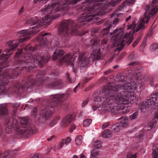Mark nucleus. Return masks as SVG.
Masks as SVG:
<instances>
[{"mask_svg": "<svg viewBox=\"0 0 158 158\" xmlns=\"http://www.w3.org/2000/svg\"><path fill=\"white\" fill-rule=\"evenodd\" d=\"M131 84L127 83L123 86L114 85L110 88H104L99 94L94 96L95 104H102V110L105 111L111 110L113 115L121 113L123 105L127 104L135 99L133 93H128L131 89Z\"/></svg>", "mask_w": 158, "mask_h": 158, "instance_id": "1", "label": "nucleus"}, {"mask_svg": "<svg viewBox=\"0 0 158 158\" xmlns=\"http://www.w3.org/2000/svg\"><path fill=\"white\" fill-rule=\"evenodd\" d=\"M27 54L25 55L23 60L17 59L15 60V64L18 66L22 67H16L15 69H10L9 72L7 70L0 74V93H6L10 91H14L16 93L20 94L21 91H24L27 89V77L22 81V84L19 82L15 83L13 87H10L7 89L5 86L9 82L7 79L9 78L12 79L20 74V71L25 69L27 71ZM3 69L2 66H0V73L2 71Z\"/></svg>", "mask_w": 158, "mask_h": 158, "instance_id": "2", "label": "nucleus"}, {"mask_svg": "<svg viewBox=\"0 0 158 158\" xmlns=\"http://www.w3.org/2000/svg\"><path fill=\"white\" fill-rule=\"evenodd\" d=\"M90 2H95L90 7H87L86 10L88 12L81 15L78 18L79 22L84 23L85 25L92 21L96 15H104L107 12V0H90Z\"/></svg>", "mask_w": 158, "mask_h": 158, "instance_id": "3", "label": "nucleus"}, {"mask_svg": "<svg viewBox=\"0 0 158 158\" xmlns=\"http://www.w3.org/2000/svg\"><path fill=\"white\" fill-rule=\"evenodd\" d=\"M77 24L74 25V21L73 20L68 19L60 23L58 28L59 33L65 36L71 33L72 35H77L78 33V28L84 25V23H80L78 19Z\"/></svg>", "mask_w": 158, "mask_h": 158, "instance_id": "4", "label": "nucleus"}, {"mask_svg": "<svg viewBox=\"0 0 158 158\" xmlns=\"http://www.w3.org/2000/svg\"><path fill=\"white\" fill-rule=\"evenodd\" d=\"M116 34L114 39L115 45L118 47L120 46V49H122L125 45L127 44L129 45L131 43L133 40V36L130 33H127L123 35L122 30L117 29L114 30L111 35H113Z\"/></svg>", "mask_w": 158, "mask_h": 158, "instance_id": "5", "label": "nucleus"}, {"mask_svg": "<svg viewBox=\"0 0 158 158\" xmlns=\"http://www.w3.org/2000/svg\"><path fill=\"white\" fill-rule=\"evenodd\" d=\"M151 8V10L148 13H145L143 17L140 19L137 24V27L135 29L136 31H138L140 29L144 28L145 23H147L151 16L156 13L158 11V0H153L151 6H147L145 8L146 11H148Z\"/></svg>", "mask_w": 158, "mask_h": 158, "instance_id": "6", "label": "nucleus"}, {"mask_svg": "<svg viewBox=\"0 0 158 158\" xmlns=\"http://www.w3.org/2000/svg\"><path fill=\"white\" fill-rule=\"evenodd\" d=\"M67 95L66 94H58L51 95L48 101V106L55 109L60 108L62 105L61 100L64 98H66Z\"/></svg>", "mask_w": 158, "mask_h": 158, "instance_id": "7", "label": "nucleus"}, {"mask_svg": "<svg viewBox=\"0 0 158 158\" xmlns=\"http://www.w3.org/2000/svg\"><path fill=\"white\" fill-rule=\"evenodd\" d=\"M99 40L97 38H92L90 41L92 48L93 49L91 55V57L94 60H99L101 58V54L99 52Z\"/></svg>", "mask_w": 158, "mask_h": 158, "instance_id": "8", "label": "nucleus"}, {"mask_svg": "<svg viewBox=\"0 0 158 158\" xmlns=\"http://www.w3.org/2000/svg\"><path fill=\"white\" fill-rule=\"evenodd\" d=\"M78 65L81 70L85 69L89 63V58L85 57L83 54L79 55Z\"/></svg>", "mask_w": 158, "mask_h": 158, "instance_id": "9", "label": "nucleus"}, {"mask_svg": "<svg viewBox=\"0 0 158 158\" xmlns=\"http://www.w3.org/2000/svg\"><path fill=\"white\" fill-rule=\"evenodd\" d=\"M35 133L32 129H29V128H27L18 130L17 134L20 137L23 136L28 137Z\"/></svg>", "mask_w": 158, "mask_h": 158, "instance_id": "10", "label": "nucleus"}, {"mask_svg": "<svg viewBox=\"0 0 158 158\" xmlns=\"http://www.w3.org/2000/svg\"><path fill=\"white\" fill-rule=\"evenodd\" d=\"M20 123L23 127L27 128L29 129H32L35 132L36 130L35 128H32V126L31 124V121L28 117H23L20 119Z\"/></svg>", "mask_w": 158, "mask_h": 158, "instance_id": "11", "label": "nucleus"}, {"mask_svg": "<svg viewBox=\"0 0 158 158\" xmlns=\"http://www.w3.org/2000/svg\"><path fill=\"white\" fill-rule=\"evenodd\" d=\"M64 85V83L60 79L56 80L53 83L48 85V86L49 88L57 89H61Z\"/></svg>", "mask_w": 158, "mask_h": 158, "instance_id": "12", "label": "nucleus"}, {"mask_svg": "<svg viewBox=\"0 0 158 158\" xmlns=\"http://www.w3.org/2000/svg\"><path fill=\"white\" fill-rule=\"evenodd\" d=\"M73 120V117L71 115H68L64 118L61 124L62 128L67 127Z\"/></svg>", "mask_w": 158, "mask_h": 158, "instance_id": "13", "label": "nucleus"}, {"mask_svg": "<svg viewBox=\"0 0 158 158\" xmlns=\"http://www.w3.org/2000/svg\"><path fill=\"white\" fill-rule=\"evenodd\" d=\"M42 117L45 119V121L52 117L53 112L50 109L47 108L42 110Z\"/></svg>", "mask_w": 158, "mask_h": 158, "instance_id": "14", "label": "nucleus"}, {"mask_svg": "<svg viewBox=\"0 0 158 158\" xmlns=\"http://www.w3.org/2000/svg\"><path fill=\"white\" fill-rule=\"evenodd\" d=\"M49 34V33H45L44 34L42 32L40 33V47L41 46H48V43L47 38L45 36Z\"/></svg>", "mask_w": 158, "mask_h": 158, "instance_id": "15", "label": "nucleus"}, {"mask_svg": "<svg viewBox=\"0 0 158 158\" xmlns=\"http://www.w3.org/2000/svg\"><path fill=\"white\" fill-rule=\"evenodd\" d=\"M64 53V51L61 49H58L56 50L54 52L52 57V59L53 60H56L58 57H59V61L60 59L61 58V57Z\"/></svg>", "mask_w": 158, "mask_h": 158, "instance_id": "16", "label": "nucleus"}, {"mask_svg": "<svg viewBox=\"0 0 158 158\" xmlns=\"http://www.w3.org/2000/svg\"><path fill=\"white\" fill-rule=\"evenodd\" d=\"M72 59V55L68 53L60 59L59 62L60 63L64 62L69 64L71 63Z\"/></svg>", "mask_w": 158, "mask_h": 158, "instance_id": "17", "label": "nucleus"}, {"mask_svg": "<svg viewBox=\"0 0 158 158\" xmlns=\"http://www.w3.org/2000/svg\"><path fill=\"white\" fill-rule=\"evenodd\" d=\"M10 122L12 127L16 129H18L19 128L18 123L16 119L13 118H9L6 119L5 121V123H8Z\"/></svg>", "mask_w": 158, "mask_h": 158, "instance_id": "18", "label": "nucleus"}, {"mask_svg": "<svg viewBox=\"0 0 158 158\" xmlns=\"http://www.w3.org/2000/svg\"><path fill=\"white\" fill-rule=\"evenodd\" d=\"M135 0H126L117 8V10L120 11L123 9L124 6L133 4Z\"/></svg>", "mask_w": 158, "mask_h": 158, "instance_id": "19", "label": "nucleus"}, {"mask_svg": "<svg viewBox=\"0 0 158 158\" xmlns=\"http://www.w3.org/2000/svg\"><path fill=\"white\" fill-rule=\"evenodd\" d=\"M121 123V125L123 127H126L128 124V119L127 117H121L118 119Z\"/></svg>", "mask_w": 158, "mask_h": 158, "instance_id": "20", "label": "nucleus"}, {"mask_svg": "<svg viewBox=\"0 0 158 158\" xmlns=\"http://www.w3.org/2000/svg\"><path fill=\"white\" fill-rule=\"evenodd\" d=\"M112 132L110 130H104L102 133V135L103 137L105 138H110L112 136Z\"/></svg>", "mask_w": 158, "mask_h": 158, "instance_id": "21", "label": "nucleus"}, {"mask_svg": "<svg viewBox=\"0 0 158 158\" xmlns=\"http://www.w3.org/2000/svg\"><path fill=\"white\" fill-rule=\"evenodd\" d=\"M50 57L48 54H44L40 60V66L41 64H44L48 62L50 59Z\"/></svg>", "mask_w": 158, "mask_h": 158, "instance_id": "22", "label": "nucleus"}, {"mask_svg": "<svg viewBox=\"0 0 158 158\" xmlns=\"http://www.w3.org/2000/svg\"><path fill=\"white\" fill-rule=\"evenodd\" d=\"M51 7L53 10L57 12L60 10L62 8V6L60 5L59 3H53L51 6Z\"/></svg>", "mask_w": 158, "mask_h": 158, "instance_id": "23", "label": "nucleus"}, {"mask_svg": "<svg viewBox=\"0 0 158 158\" xmlns=\"http://www.w3.org/2000/svg\"><path fill=\"white\" fill-rule=\"evenodd\" d=\"M24 53V52L23 49L20 50V49H18L17 52L15 53V57L17 58L21 57L23 56Z\"/></svg>", "mask_w": 158, "mask_h": 158, "instance_id": "24", "label": "nucleus"}, {"mask_svg": "<svg viewBox=\"0 0 158 158\" xmlns=\"http://www.w3.org/2000/svg\"><path fill=\"white\" fill-rule=\"evenodd\" d=\"M60 118L59 117L54 118L49 123V126L50 127H52L58 123V121L60 120Z\"/></svg>", "mask_w": 158, "mask_h": 158, "instance_id": "25", "label": "nucleus"}, {"mask_svg": "<svg viewBox=\"0 0 158 158\" xmlns=\"http://www.w3.org/2000/svg\"><path fill=\"white\" fill-rule=\"evenodd\" d=\"M121 1V0H111V1L108 4V6H114Z\"/></svg>", "mask_w": 158, "mask_h": 158, "instance_id": "26", "label": "nucleus"}, {"mask_svg": "<svg viewBox=\"0 0 158 158\" xmlns=\"http://www.w3.org/2000/svg\"><path fill=\"white\" fill-rule=\"evenodd\" d=\"M6 125L7 126L6 127L5 129V131L6 133H10L12 129V126L11 125V123L10 122H8L7 123H5Z\"/></svg>", "mask_w": 158, "mask_h": 158, "instance_id": "27", "label": "nucleus"}, {"mask_svg": "<svg viewBox=\"0 0 158 158\" xmlns=\"http://www.w3.org/2000/svg\"><path fill=\"white\" fill-rule=\"evenodd\" d=\"M99 151L94 148L91 151V156L93 157L97 156L99 155Z\"/></svg>", "mask_w": 158, "mask_h": 158, "instance_id": "28", "label": "nucleus"}, {"mask_svg": "<svg viewBox=\"0 0 158 158\" xmlns=\"http://www.w3.org/2000/svg\"><path fill=\"white\" fill-rule=\"evenodd\" d=\"M101 142L99 140L96 141L94 143V148L95 149H99L102 147Z\"/></svg>", "mask_w": 158, "mask_h": 158, "instance_id": "29", "label": "nucleus"}, {"mask_svg": "<svg viewBox=\"0 0 158 158\" xmlns=\"http://www.w3.org/2000/svg\"><path fill=\"white\" fill-rule=\"evenodd\" d=\"M124 105H123L121 106V107H123V108L121 109L120 111L123 114H126L129 112V110L127 109L128 107L127 106H124Z\"/></svg>", "mask_w": 158, "mask_h": 158, "instance_id": "30", "label": "nucleus"}, {"mask_svg": "<svg viewBox=\"0 0 158 158\" xmlns=\"http://www.w3.org/2000/svg\"><path fill=\"white\" fill-rule=\"evenodd\" d=\"M82 142V136L80 135L76 137L75 139V142L76 144L77 145H80Z\"/></svg>", "mask_w": 158, "mask_h": 158, "instance_id": "31", "label": "nucleus"}, {"mask_svg": "<svg viewBox=\"0 0 158 158\" xmlns=\"http://www.w3.org/2000/svg\"><path fill=\"white\" fill-rule=\"evenodd\" d=\"M111 23L110 21H107L105 24V26L106 27V28L103 29L104 31H106V33H107L111 27Z\"/></svg>", "mask_w": 158, "mask_h": 158, "instance_id": "32", "label": "nucleus"}, {"mask_svg": "<svg viewBox=\"0 0 158 158\" xmlns=\"http://www.w3.org/2000/svg\"><path fill=\"white\" fill-rule=\"evenodd\" d=\"M51 45L52 47L55 48L59 46V43L57 40H56L53 39L51 41Z\"/></svg>", "mask_w": 158, "mask_h": 158, "instance_id": "33", "label": "nucleus"}, {"mask_svg": "<svg viewBox=\"0 0 158 158\" xmlns=\"http://www.w3.org/2000/svg\"><path fill=\"white\" fill-rule=\"evenodd\" d=\"M37 108L36 107H35L34 108L33 110V114L32 115L35 117V121L36 120V119H37L38 120V121L37 122V124H39L40 123L39 120V117H37V116H36V112L37 111Z\"/></svg>", "mask_w": 158, "mask_h": 158, "instance_id": "34", "label": "nucleus"}, {"mask_svg": "<svg viewBox=\"0 0 158 158\" xmlns=\"http://www.w3.org/2000/svg\"><path fill=\"white\" fill-rule=\"evenodd\" d=\"M65 139H61L59 142L58 145L57 147L58 150H60L61 148L63 147L64 144L65 143L64 142Z\"/></svg>", "mask_w": 158, "mask_h": 158, "instance_id": "35", "label": "nucleus"}, {"mask_svg": "<svg viewBox=\"0 0 158 158\" xmlns=\"http://www.w3.org/2000/svg\"><path fill=\"white\" fill-rule=\"evenodd\" d=\"M138 114L137 112H135L131 115L129 117V119L130 120H132L135 119L137 118Z\"/></svg>", "mask_w": 158, "mask_h": 158, "instance_id": "36", "label": "nucleus"}, {"mask_svg": "<svg viewBox=\"0 0 158 158\" xmlns=\"http://www.w3.org/2000/svg\"><path fill=\"white\" fill-rule=\"evenodd\" d=\"M91 122L92 120L91 119H86L83 122V126L85 127H87L91 124Z\"/></svg>", "mask_w": 158, "mask_h": 158, "instance_id": "37", "label": "nucleus"}, {"mask_svg": "<svg viewBox=\"0 0 158 158\" xmlns=\"http://www.w3.org/2000/svg\"><path fill=\"white\" fill-rule=\"evenodd\" d=\"M48 21L46 17L43 18L42 20L40 21V26L46 24L48 22Z\"/></svg>", "mask_w": 158, "mask_h": 158, "instance_id": "38", "label": "nucleus"}, {"mask_svg": "<svg viewBox=\"0 0 158 158\" xmlns=\"http://www.w3.org/2000/svg\"><path fill=\"white\" fill-rule=\"evenodd\" d=\"M121 128V126L119 124H117L113 128V131L114 132H117L119 131Z\"/></svg>", "mask_w": 158, "mask_h": 158, "instance_id": "39", "label": "nucleus"}, {"mask_svg": "<svg viewBox=\"0 0 158 158\" xmlns=\"http://www.w3.org/2000/svg\"><path fill=\"white\" fill-rule=\"evenodd\" d=\"M151 49L154 51L158 48V44L154 43L152 44L151 46Z\"/></svg>", "mask_w": 158, "mask_h": 158, "instance_id": "40", "label": "nucleus"}, {"mask_svg": "<svg viewBox=\"0 0 158 158\" xmlns=\"http://www.w3.org/2000/svg\"><path fill=\"white\" fill-rule=\"evenodd\" d=\"M141 38L142 37L140 36L134 42L132 45L133 47H135L136 45Z\"/></svg>", "mask_w": 158, "mask_h": 158, "instance_id": "41", "label": "nucleus"}, {"mask_svg": "<svg viewBox=\"0 0 158 158\" xmlns=\"http://www.w3.org/2000/svg\"><path fill=\"white\" fill-rule=\"evenodd\" d=\"M24 50L27 52L28 51H34L35 50V48L30 46L24 48Z\"/></svg>", "mask_w": 158, "mask_h": 158, "instance_id": "42", "label": "nucleus"}, {"mask_svg": "<svg viewBox=\"0 0 158 158\" xmlns=\"http://www.w3.org/2000/svg\"><path fill=\"white\" fill-rule=\"evenodd\" d=\"M108 40L109 39L108 38H104L102 40L101 44L102 45H106L107 44Z\"/></svg>", "mask_w": 158, "mask_h": 158, "instance_id": "43", "label": "nucleus"}, {"mask_svg": "<svg viewBox=\"0 0 158 158\" xmlns=\"http://www.w3.org/2000/svg\"><path fill=\"white\" fill-rule=\"evenodd\" d=\"M98 28L95 27L93 28L91 30V35H94V34L98 32Z\"/></svg>", "mask_w": 158, "mask_h": 158, "instance_id": "44", "label": "nucleus"}, {"mask_svg": "<svg viewBox=\"0 0 158 158\" xmlns=\"http://www.w3.org/2000/svg\"><path fill=\"white\" fill-rule=\"evenodd\" d=\"M10 151L9 150H7L2 155V157L4 158H6V157H7V156L9 155L10 154Z\"/></svg>", "mask_w": 158, "mask_h": 158, "instance_id": "45", "label": "nucleus"}, {"mask_svg": "<svg viewBox=\"0 0 158 158\" xmlns=\"http://www.w3.org/2000/svg\"><path fill=\"white\" fill-rule=\"evenodd\" d=\"M71 141V139L69 137L65 139L64 142L65 144L66 145L68 144Z\"/></svg>", "mask_w": 158, "mask_h": 158, "instance_id": "46", "label": "nucleus"}, {"mask_svg": "<svg viewBox=\"0 0 158 158\" xmlns=\"http://www.w3.org/2000/svg\"><path fill=\"white\" fill-rule=\"evenodd\" d=\"M152 155L154 158H158V153L157 152L156 150L153 152Z\"/></svg>", "mask_w": 158, "mask_h": 158, "instance_id": "47", "label": "nucleus"}, {"mask_svg": "<svg viewBox=\"0 0 158 158\" xmlns=\"http://www.w3.org/2000/svg\"><path fill=\"white\" fill-rule=\"evenodd\" d=\"M76 128V126L74 124H72L69 129L70 132H72L73 130Z\"/></svg>", "mask_w": 158, "mask_h": 158, "instance_id": "48", "label": "nucleus"}, {"mask_svg": "<svg viewBox=\"0 0 158 158\" xmlns=\"http://www.w3.org/2000/svg\"><path fill=\"white\" fill-rule=\"evenodd\" d=\"M110 125V123L109 122H106V123L104 124L102 126V129H104L108 127Z\"/></svg>", "mask_w": 158, "mask_h": 158, "instance_id": "49", "label": "nucleus"}, {"mask_svg": "<svg viewBox=\"0 0 158 158\" xmlns=\"http://www.w3.org/2000/svg\"><path fill=\"white\" fill-rule=\"evenodd\" d=\"M24 6H22V7L19 10L18 12V15H21L23 12L24 11Z\"/></svg>", "mask_w": 158, "mask_h": 158, "instance_id": "50", "label": "nucleus"}, {"mask_svg": "<svg viewBox=\"0 0 158 158\" xmlns=\"http://www.w3.org/2000/svg\"><path fill=\"white\" fill-rule=\"evenodd\" d=\"M68 81V82L70 83H73L75 81V79L74 78L73 79V80H71L70 78L69 77V75H68V76L67 77Z\"/></svg>", "mask_w": 158, "mask_h": 158, "instance_id": "51", "label": "nucleus"}, {"mask_svg": "<svg viewBox=\"0 0 158 158\" xmlns=\"http://www.w3.org/2000/svg\"><path fill=\"white\" fill-rule=\"evenodd\" d=\"M20 106V104L18 103H15L12 104V106L13 108L17 109Z\"/></svg>", "mask_w": 158, "mask_h": 158, "instance_id": "52", "label": "nucleus"}, {"mask_svg": "<svg viewBox=\"0 0 158 158\" xmlns=\"http://www.w3.org/2000/svg\"><path fill=\"white\" fill-rule=\"evenodd\" d=\"M137 64V62L133 61L128 64V65L129 66H133L134 65H136Z\"/></svg>", "mask_w": 158, "mask_h": 158, "instance_id": "53", "label": "nucleus"}, {"mask_svg": "<svg viewBox=\"0 0 158 158\" xmlns=\"http://www.w3.org/2000/svg\"><path fill=\"white\" fill-rule=\"evenodd\" d=\"M55 138V136L54 135L51 136L50 137L47 139V140L49 141H51L53 139H54Z\"/></svg>", "mask_w": 158, "mask_h": 158, "instance_id": "54", "label": "nucleus"}, {"mask_svg": "<svg viewBox=\"0 0 158 158\" xmlns=\"http://www.w3.org/2000/svg\"><path fill=\"white\" fill-rule=\"evenodd\" d=\"M134 55L135 52H132L129 55V58L131 59H132L134 56Z\"/></svg>", "mask_w": 158, "mask_h": 158, "instance_id": "55", "label": "nucleus"}, {"mask_svg": "<svg viewBox=\"0 0 158 158\" xmlns=\"http://www.w3.org/2000/svg\"><path fill=\"white\" fill-rule=\"evenodd\" d=\"M119 19L118 18L116 19L113 21V24L114 25H115L118 24V22H119Z\"/></svg>", "mask_w": 158, "mask_h": 158, "instance_id": "56", "label": "nucleus"}, {"mask_svg": "<svg viewBox=\"0 0 158 158\" xmlns=\"http://www.w3.org/2000/svg\"><path fill=\"white\" fill-rule=\"evenodd\" d=\"M125 55V53L121 54L120 56L118 58L117 61L121 59Z\"/></svg>", "mask_w": 158, "mask_h": 158, "instance_id": "57", "label": "nucleus"}, {"mask_svg": "<svg viewBox=\"0 0 158 158\" xmlns=\"http://www.w3.org/2000/svg\"><path fill=\"white\" fill-rule=\"evenodd\" d=\"M88 102V101L87 100H85L82 103V106H85L86 104H87Z\"/></svg>", "mask_w": 158, "mask_h": 158, "instance_id": "58", "label": "nucleus"}, {"mask_svg": "<svg viewBox=\"0 0 158 158\" xmlns=\"http://www.w3.org/2000/svg\"><path fill=\"white\" fill-rule=\"evenodd\" d=\"M111 72V70H108L107 71H106L104 72V74L105 75H107V74L109 73L110 72Z\"/></svg>", "mask_w": 158, "mask_h": 158, "instance_id": "59", "label": "nucleus"}, {"mask_svg": "<svg viewBox=\"0 0 158 158\" xmlns=\"http://www.w3.org/2000/svg\"><path fill=\"white\" fill-rule=\"evenodd\" d=\"M45 81H46V80H45L44 79H42L41 81L40 80V85L41 84L42 85V84H44L45 83Z\"/></svg>", "mask_w": 158, "mask_h": 158, "instance_id": "60", "label": "nucleus"}, {"mask_svg": "<svg viewBox=\"0 0 158 158\" xmlns=\"http://www.w3.org/2000/svg\"><path fill=\"white\" fill-rule=\"evenodd\" d=\"M80 0H73L72 2V4H75L77 3V2H78Z\"/></svg>", "mask_w": 158, "mask_h": 158, "instance_id": "61", "label": "nucleus"}, {"mask_svg": "<svg viewBox=\"0 0 158 158\" xmlns=\"http://www.w3.org/2000/svg\"><path fill=\"white\" fill-rule=\"evenodd\" d=\"M16 151H15V150H13V151L12 152H11V154H10V156H11L12 157L13 156V155H14L15 154V152H16Z\"/></svg>", "mask_w": 158, "mask_h": 158, "instance_id": "62", "label": "nucleus"}, {"mask_svg": "<svg viewBox=\"0 0 158 158\" xmlns=\"http://www.w3.org/2000/svg\"><path fill=\"white\" fill-rule=\"evenodd\" d=\"M39 156V154L38 153H36L33 156L32 158H38Z\"/></svg>", "mask_w": 158, "mask_h": 158, "instance_id": "63", "label": "nucleus"}, {"mask_svg": "<svg viewBox=\"0 0 158 158\" xmlns=\"http://www.w3.org/2000/svg\"><path fill=\"white\" fill-rule=\"evenodd\" d=\"M136 154H135L132 155L130 158H136Z\"/></svg>", "mask_w": 158, "mask_h": 158, "instance_id": "64", "label": "nucleus"}]
</instances>
